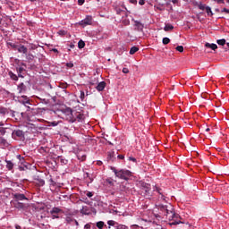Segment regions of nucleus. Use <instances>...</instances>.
Returning <instances> with one entry per match:
<instances>
[{"label":"nucleus","instance_id":"obj_56","mask_svg":"<svg viewBox=\"0 0 229 229\" xmlns=\"http://www.w3.org/2000/svg\"><path fill=\"white\" fill-rule=\"evenodd\" d=\"M118 158H119V159H124V156L119 155V156H118Z\"/></svg>","mask_w":229,"mask_h":229},{"label":"nucleus","instance_id":"obj_41","mask_svg":"<svg viewBox=\"0 0 229 229\" xmlns=\"http://www.w3.org/2000/svg\"><path fill=\"white\" fill-rule=\"evenodd\" d=\"M85 4V0H78V4L82 6Z\"/></svg>","mask_w":229,"mask_h":229},{"label":"nucleus","instance_id":"obj_48","mask_svg":"<svg viewBox=\"0 0 229 229\" xmlns=\"http://www.w3.org/2000/svg\"><path fill=\"white\" fill-rule=\"evenodd\" d=\"M222 13H225L229 14V9L224 8V9L222 10Z\"/></svg>","mask_w":229,"mask_h":229},{"label":"nucleus","instance_id":"obj_2","mask_svg":"<svg viewBox=\"0 0 229 229\" xmlns=\"http://www.w3.org/2000/svg\"><path fill=\"white\" fill-rule=\"evenodd\" d=\"M165 216L168 220H174L175 218H178L179 215L174 212V207L171 204H169L165 210Z\"/></svg>","mask_w":229,"mask_h":229},{"label":"nucleus","instance_id":"obj_5","mask_svg":"<svg viewBox=\"0 0 229 229\" xmlns=\"http://www.w3.org/2000/svg\"><path fill=\"white\" fill-rule=\"evenodd\" d=\"M66 114H68L64 116L65 120H67L69 123H75L74 110L72 108H66Z\"/></svg>","mask_w":229,"mask_h":229},{"label":"nucleus","instance_id":"obj_11","mask_svg":"<svg viewBox=\"0 0 229 229\" xmlns=\"http://www.w3.org/2000/svg\"><path fill=\"white\" fill-rule=\"evenodd\" d=\"M153 191L157 192V194H159V196H161L162 200H165V192L163 191V190L161 188L155 186L153 189Z\"/></svg>","mask_w":229,"mask_h":229},{"label":"nucleus","instance_id":"obj_27","mask_svg":"<svg viewBox=\"0 0 229 229\" xmlns=\"http://www.w3.org/2000/svg\"><path fill=\"white\" fill-rule=\"evenodd\" d=\"M175 50L180 52V53H183L184 52V47H182V45H180V46L175 47Z\"/></svg>","mask_w":229,"mask_h":229},{"label":"nucleus","instance_id":"obj_64","mask_svg":"<svg viewBox=\"0 0 229 229\" xmlns=\"http://www.w3.org/2000/svg\"><path fill=\"white\" fill-rule=\"evenodd\" d=\"M133 228H138L139 226L137 225H132Z\"/></svg>","mask_w":229,"mask_h":229},{"label":"nucleus","instance_id":"obj_1","mask_svg":"<svg viewBox=\"0 0 229 229\" xmlns=\"http://www.w3.org/2000/svg\"><path fill=\"white\" fill-rule=\"evenodd\" d=\"M111 170L114 173L115 176L119 179L123 180H129L131 176V172L129 170L122 169V170H116L114 167H111Z\"/></svg>","mask_w":229,"mask_h":229},{"label":"nucleus","instance_id":"obj_36","mask_svg":"<svg viewBox=\"0 0 229 229\" xmlns=\"http://www.w3.org/2000/svg\"><path fill=\"white\" fill-rule=\"evenodd\" d=\"M217 44L219 46H225L226 44L225 39H217Z\"/></svg>","mask_w":229,"mask_h":229},{"label":"nucleus","instance_id":"obj_21","mask_svg":"<svg viewBox=\"0 0 229 229\" xmlns=\"http://www.w3.org/2000/svg\"><path fill=\"white\" fill-rule=\"evenodd\" d=\"M5 163L6 168L11 171L13 168L14 165L9 160H5Z\"/></svg>","mask_w":229,"mask_h":229},{"label":"nucleus","instance_id":"obj_9","mask_svg":"<svg viewBox=\"0 0 229 229\" xmlns=\"http://www.w3.org/2000/svg\"><path fill=\"white\" fill-rule=\"evenodd\" d=\"M80 213L84 216L91 215V208L88 206H83L82 209L80 210Z\"/></svg>","mask_w":229,"mask_h":229},{"label":"nucleus","instance_id":"obj_25","mask_svg":"<svg viewBox=\"0 0 229 229\" xmlns=\"http://www.w3.org/2000/svg\"><path fill=\"white\" fill-rule=\"evenodd\" d=\"M8 75L10 76V78L13 81H18V77L16 74H14L13 72H9Z\"/></svg>","mask_w":229,"mask_h":229},{"label":"nucleus","instance_id":"obj_15","mask_svg":"<svg viewBox=\"0 0 229 229\" xmlns=\"http://www.w3.org/2000/svg\"><path fill=\"white\" fill-rule=\"evenodd\" d=\"M18 90H19V94H22V92H26L27 90L26 85L23 82H21V84L18 85Z\"/></svg>","mask_w":229,"mask_h":229},{"label":"nucleus","instance_id":"obj_44","mask_svg":"<svg viewBox=\"0 0 229 229\" xmlns=\"http://www.w3.org/2000/svg\"><path fill=\"white\" fill-rule=\"evenodd\" d=\"M66 66H67L68 68H72V67L74 66V64H73L72 63H67V64H66Z\"/></svg>","mask_w":229,"mask_h":229},{"label":"nucleus","instance_id":"obj_57","mask_svg":"<svg viewBox=\"0 0 229 229\" xmlns=\"http://www.w3.org/2000/svg\"><path fill=\"white\" fill-rule=\"evenodd\" d=\"M85 228L86 229H89L90 228V225H89V224L85 225Z\"/></svg>","mask_w":229,"mask_h":229},{"label":"nucleus","instance_id":"obj_20","mask_svg":"<svg viewBox=\"0 0 229 229\" xmlns=\"http://www.w3.org/2000/svg\"><path fill=\"white\" fill-rule=\"evenodd\" d=\"M174 29V25L169 24V23L165 24V26L164 27V30H165V32H168V31H170V30H173Z\"/></svg>","mask_w":229,"mask_h":229},{"label":"nucleus","instance_id":"obj_3","mask_svg":"<svg viewBox=\"0 0 229 229\" xmlns=\"http://www.w3.org/2000/svg\"><path fill=\"white\" fill-rule=\"evenodd\" d=\"M74 122L82 123L86 119V115L83 112L73 111Z\"/></svg>","mask_w":229,"mask_h":229},{"label":"nucleus","instance_id":"obj_14","mask_svg":"<svg viewBox=\"0 0 229 229\" xmlns=\"http://www.w3.org/2000/svg\"><path fill=\"white\" fill-rule=\"evenodd\" d=\"M106 83L105 81L99 82L97 86L96 89L98 92H102L106 87Z\"/></svg>","mask_w":229,"mask_h":229},{"label":"nucleus","instance_id":"obj_38","mask_svg":"<svg viewBox=\"0 0 229 229\" xmlns=\"http://www.w3.org/2000/svg\"><path fill=\"white\" fill-rule=\"evenodd\" d=\"M198 7H199V9L201 10V11H205L206 8H207V6H206L205 4H198Z\"/></svg>","mask_w":229,"mask_h":229},{"label":"nucleus","instance_id":"obj_29","mask_svg":"<svg viewBox=\"0 0 229 229\" xmlns=\"http://www.w3.org/2000/svg\"><path fill=\"white\" fill-rule=\"evenodd\" d=\"M205 10H206L207 14L208 16H211V17L213 16V13H212L211 8L209 6H207Z\"/></svg>","mask_w":229,"mask_h":229},{"label":"nucleus","instance_id":"obj_37","mask_svg":"<svg viewBox=\"0 0 229 229\" xmlns=\"http://www.w3.org/2000/svg\"><path fill=\"white\" fill-rule=\"evenodd\" d=\"M8 46H10L13 49L17 50L19 45H16V43H8Z\"/></svg>","mask_w":229,"mask_h":229},{"label":"nucleus","instance_id":"obj_34","mask_svg":"<svg viewBox=\"0 0 229 229\" xmlns=\"http://www.w3.org/2000/svg\"><path fill=\"white\" fill-rule=\"evenodd\" d=\"M24 71V69L22 67H20L17 69L18 72V76L21 78H23V76L21 75V72Z\"/></svg>","mask_w":229,"mask_h":229},{"label":"nucleus","instance_id":"obj_40","mask_svg":"<svg viewBox=\"0 0 229 229\" xmlns=\"http://www.w3.org/2000/svg\"><path fill=\"white\" fill-rule=\"evenodd\" d=\"M58 34L61 36H65L66 35V31L65 30H59Z\"/></svg>","mask_w":229,"mask_h":229},{"label":"nucleus","instance_id":"obj_51","mask_svg":"<svg viewBox=\"0 0 229 229\" xmlns=\"http://www.w3.org/2000/svg\"><path fill=\"white\" fill-rule=\"evenodd\" d=\"M123 73H129V69L123 68Z\"/></svg>","mask_w":229,"mask_h":229},{"label":"nucleus","instance_id":"obj_6","mask_svg":"<svg viewBox=\"0 0 229 229\" xmlns=\"http://www.w3.org/2000/svg\"><path fill=\"white\" fill-rule=\"evenodd\" d=\"M79 25L82 27L92 25V16H87L85 19L79 22Z\"/></svg>","mask_w":229,"mask_h":229},{"label":"nucleus","instance_id":"obj_58","mask_svg":"<svg viewBox=\"0 0 229 229\" xmlns=\"http://www.w3.org/2000/svg\"><path fill=\"white\" fill-rule=\"evenodd\" d=\"M172 3H173L174 4H178V0H172Z\"/></svg>","mask_w":229,"mask_h":229},{"label":"nucleus","instance_id":"obj_59","mask_svg":"<svg viewBox=\"0 0 229 229\" xmlns=\"http://www.w3.org/2000/svg\"><path fill=\"white\" fill-rule=\"evenodd\" d=\"M15 229H21V225H15Z\"/></svg>","mask_w":229,"mask_h":229},{"label":"nucleus","instance_id":"obj_28","mask_svg":"<svg viewBox=\"0 0 229 229\" xmlns=\"http://www.w3.org/2000/svg\"><path fill=\"white\" fill-rule=\"evenodd\" d=\"M115 229H129L127 225H115Z\"/></svg>","mask_w":229,"mask_h":229},{"label":"nucleus","instance_id":"obj_8","mask_svg":"<svg viewBox=\"0 0 229 229\" xmlns=\"http://www.w3.org/2000/svg\"><path fill=\"white\" fill-rule=\"evenodd\" d=\"M23 200H28L26 196L22 193H15L14 194V201H23Z\"/></svg>","mask_w":229,"mask_h":229},{"label":"nucleus","instance_id":"obj_61","mask_svg":"<svg viewBox=\"0 0 229 229\" xmlns=\"http://www.w3.org/2000/svg\"><path fill=\"white\" fill-rule=\"evenodd\" d=\"M205 131H206L207 132H208V131H210V128L208 127V128L205 129Z\"/></svg>","mask_w":229,"mask_h":229},{"label":"nucleus","instance_id":"obj_53","mask_svg":"<svg viewBox=\"0 0 229 229\" xmlns=\"http://www.w3.org/2000/svg\"><path fill=\"white\" fill-rule=\"evenodd\" d=\"M129 160H130V161H132V162H134V163L137 162L136 158H134V157H129Z\"/></svg>","mask_w":229,"mask_h":229},{"label":"nucleus","instance_id":"obj_26","mask_svg":"<svg viewBox=\"0 0 229 229\" xmlns=\"http://www.w3.org/2000/svg\"><path fill=\"white\" fill-rule=\"evenodd\" d=\"M139 51V47H131V49L130 51L131 55H134L135 53H137Z\"/></svg>","mask_w":229,"mask_h":229},{"label":"nucleus","instance_id":"obj_22","mask_svg":"<svg viewBox=\"0 0 229 229\" xmlns=\"http://www.w3.org/2000/svg\"><path fill=\"white\" fill-rule=\"evenodd\" d=\"M85 46H86L85 41H83L82 39H80V41L78 42V47L80 49H83L85 47Z\"/></svg>","mask_w":229,"mask_h":229},{"label":"nucleus","instance_id":"obj_18","mask_svg":"<svg viewBox=\"0 0 229 229\" xmlns=\"http://www.w3.org/2000/svg\"><path fill=\"white\" fill-rule=\"evenodd\" d=\"M205 47L211 48L214 51L217 49V45H215V43H206Z\"/></svg>","mask_w":229,"mask_h":229},{"label":"nucleus","instance_id":"obj_42","mask_svg":"<svg viewBox=\"0 0 229 229\" xmlns=\"http://www.w3.org/2000/svg\"><path fill=\"white\" fill-rule=\"evenodd\" d=\"M60 162H61L62 164L67 165L68 160L60 158Z\"/></svg>","mask_w":229,"mask_h":229},{"label":"nucleus","instance_id":"obj_43","mask_svg":"<svg viewBox=\"0 0 229 229\" xmlns=\"http://www.w3.org/2000/svg\"><path fill=\"white\" fill-rule=\"evenodd\" d=\"M106 182L110 185H114V182L111 179H106Z\"/></svg>","mask_w":229,"mask_h":229},{"label":"nucleus","instance_id":"obj_32","mask_svg":"<svg viewBox=\"0 0 229 229\" xmlns=\"http://www.w3.org/2000/svg\"><path fill=\"white\" fill-rule=\"evenodd\" d=\"M107 225L109 226H115V225H117V223L115 221H114V220H108L107 221Z\"/></svg>","mask_w":229,"mask_h":229},{"label":"nucleus","instance_id":"obj_13","mask_svg":"<svg viewBox=\"0 0 229 229\" xmlns=\"http://www.w3.org/2000/svg\"><path fill=\"white\" fill-rule=\"evenodd\" d=\"M135 27H136V30L138 31H143L144 29V24L139 21H135Z\"/></svg>","mask_w":229,"mask_h":229},{"label":"nucleus","instance_id":"obj_47","mask_svg":"<svg viewBox=\"0 0 229 229\" xmlns=\"http://www.w3.org/2000/svg\"><path fill=\"white\" fill-rule=\"evenodd\" d=\"M17 158H18L21 163L24 161V158L21 157V155H18V156H17Z\"/></svg>","mask_w":229,"mask_h":229},{"label":"nucleus","instance_id":"obj_54","mask_svg":"<svg viewBox=\"0 0 229 229\" xmlns=\"http://www.w3.org/2000/svg\"><path fill=\"white\" fill-rule=\"evenodd\" d=\"M139 4H140V5H144L145 4V1L144 0H140Z\"/></svg>","mask_w":229,"mask_h":229},{"label":"nucleus","instance_id":"obj_63","mask_svg":"<svg viewBox=\"0 0 229 229\" xmlns=\"http://www.w3.org/2000/svg\"><path fill=\"white\" fill-rule=\"evenodd\" d=\"M86 158H87V157L83 156L81 160L84 161V160H86Z\"/></svg>","mask_w":229,"mask_h":229},{"label":"nucleus","instance_id":"obj_45","mask_svg":"<svg viewBox=\"0 0 229 229\" xmlns=\"http://www.w3.org/2000/svg\"><path fill=\"white\" fill-rule=\"evenodd\" d=\"M0 126H4V123H0ZM3 133H4V129L3 127H0V134H3Z\"/></svg>","mask_w":229,"mask_h":229},{"label":"nucleus","instance_id":"obj_17","mask_svg":"<svg viewBox=\"0 0 229 229\" xmlns=\"http://www.w3.org/2000/svg\"><path fill=\"white\" fill-rule=\"evenodd\" d=\"M80 201L86 205H90V201L88 198L84 197L83 193H81V199H80Z\"/></svg>","mask_w":229,"mask_h":229},{"label":"nucleus","instance_id":"obj_60","mask_svg":"<svg viewBox=\"0 0 229 229\" xmlns=\"http://www.w3.org/2000/svg\"><path fill=\"white\" fill-rule=\"evenodd\" d=\"M52 52H54V53H59V51H58L57 49H55V48L52 49Z\"/></svg>","mask_w":229,"mask_h":229},{"label":"nucleus","instance_id":"obj_19","mask_svg":"<svg viewBox=\"0 0 229 229\" xmlns=\"http://www.w3.org/2000/svg\"><path fill=\"white\" fill-rule=\"evenodd\" d=\"M61 212H62V209L57 207H55L52 208V210H50L51 215L59 214Z\"/></svg>","mask_w":229,"mask_h":229},{"label":"nucleus","instance_id":"obj_4","mask_svg":"<svg viewBox=\"0 0 229 229\" xmlns=\"http://www.w3.org/2000/svg\"><path fill=\"white\" fill-rule=\"evenodd\" d=\"M140 184L141 187V191H143V194H145V196H151V185L144 182H140Z\"/></svg>","mask_w":229,"mask_h":229},{"label":"nucleus","instance_id":"obj_35","mask_svg":"<svg viewBox=\"0 0 229 229\" xmlns=\"http://www.w3.org/2000/svg\"><path fill=\"white\" fill-rule=\"evenodd\" d=\"M26 58L28 61H33L34 55L32 54H27Z\"/></svg>","mask_w":229,"mask_h":229},{"label":"nucleus","instance_id":"obj_23","mask_svg":"<svg viewBox=\"0 0 229 229\" xmlns=\"http://www.w3.org/2000/svg\"><path fill=\"white\" fill-rule=\"evenodd\" d=\"M6 114H8L7 108L3 107V106H0V114L4 116V115H5Z\"/></svg>","mask_w":229,"mask_h":229},{"label":"nucleus","instance_id":"obj_7","mask_svg":"<svg viewBox=\"0 0 229 229\" xmlns=\"http://www.w3.org/2000/svg\"><path fill=\"white\" fill-rule=\"evenodd\" d=\"M13 204L14 208H16L18 210H23L25 208V207H26L24 203L20 202L18 200H14L13 202Z\"/></svg>","mask_w":229,"mask_h":229},{"label":"nucleus","instance_id":"obj_39","mask_svg":"<svg viewBox=\"0 0 229 229\" xmlns=\"http://www.w3.org/2000/svg\"><path fill=\"white\" fill-rule=\"evenodd\" d=\"M85 96H86V95H85V92H84V91H81L80 98H81V101H84Z\"/></svg>","mask_w":229,"mask_h":229},{"label":"nucleus","instance_id":"obj_49","mask_svg":"<svg viewBox=\"0 0 229 229\" xmlns=\"http://www.w3.org/2000/svg\"><path fill=\"white\" fill-rule=\"evenodd\" d=\"M59 216L52 214V219H58Z\"/></svg>","mask_w":229,"mask_h":229},{"label":"nucleus","instance_id":"obj_50","mask_svg":"<svg viewBox=\"0 0 229 229\" xmlns=\"http://www.w3.org/2000/svg\"><path fill=\"white\" fill-rule=\"evenodd\" d=\"M116 13L117 14H121L122 13H123V10H121L120 8L116 9Z\"/></svg>","mask_w":229,"mask_h":229},{"label":"nucleus","instance_id":"obj_16","mask_svg":"<svg viewBox=\"0 0 229 229\" xmlns=\"http://www.w3.org/2000/svg\"><path fill=\"white\" fill-rule=\"evenodd\" d=\"M168 208V205H158L157 209L163 213V215H165V212Z\"/></svg>","mask_w":229,"mask_h":229},{"label":"nucleus","instance_id":"obj_62","mask_svg":"<svg viewBox=\"0 0 229 229\" xmlns=\"http://www.w3.org/2000/svg\"><path fill=\"white\" fill-rule=\"evenodd\" d=\"M180 222H173L172 225H179Z\"/></svg>","mask_w":229,"mask_h":229},{"label":"nucleus","instance_id":"obj_31","mask_svg":"<svg viewBox=\"0 0 229 229\" xmlns=\"http://www.w3.org/2000/svg\"><path fill=\"white\" fill-rule=\"evenodd\" d=\"M97 227L98 229H102L104 227V222L103 221L97 222Z\"/></svg>","mask_w":229,"mask_h":229},{"label":"nucleus","instance_id":"obj_52","mask_svg":"<svg viewBox=\"0 0 229 229\" xmlns=\"http://www.w3.org/2000/svg\"><path fill=\"white\" fill-rule=\"evenodd\" d=\"M131 4H138V1L137 0H130Z\"/></svg>","mask_w":229,"mask_h":229},{"label":"nucleus","instance_id":"obj_46","mask_svg":"<svg viewBox=\"0 0 229 229\" xmlns=\"http://www.w3.org/2000/svg\"><path fill=\"white\" fill-rule=\"evenodd\" d=\"M216 2L218 4H225V1H224V0H216Z\"/></svg>","mask_w":229,"mask_h":229},{"label":"nucleus","instance_id":"obj_12","mask_svg":"<svg viewBox=\"0 0 229 229\" xmlns=\"http://www.w3.org/2000/svg\"><path fill=\"white\" fill-rule=\"evenodd\" d=\"M19 53L27 55L28 54V48L24 45H18L17 49Z\"/></svg>","mask_w":229,"mask_h":229},{"label":"nucleus","instance_id":"obj_24","mask_svg":"<svg viewBox=\"0 0 229 229\" xmlns=\"http://www.w3.org/2000/svg\"><path fill=\"white\" fill-rule=\"evenodd\" d=\"M170 42H171V39L168 38V37H165V38H163V39H162V43H163V45H168V44H170Z\"/></svg>","mask_w":229,"mask_h":229},{"label":"nucleus","instance_id":"obj_55","mask_svg":"<svg viewBox=\"0 0 229 229\" xmlns=\"http://www.w3.org/2000/svg\"><path fill=\"white\" fill-rule=\"evenodd\" d=\"M58 123L57 122H52V126H57Z\"/></svg>","mask_w":229,"mask_h":229},{"label":"nucleus","instance_id":"obj_10","mask_svg":"<svg viewBox=\"0 0 229 229\" xmlns=\"http://www.w3.org/2000/svg\"><path fill=\"white\" fill-rule=\"evenodd\" d=\"M18 102H19L20 104L24 105V106L30 105V99L28 98L27 96L19 97V98H18Z\"/></svg>","mask_w":229,"mask_h":229},{"label":"nucleus","instance_id":"obj_30","mask_svg":"<svg viewBox=\"0 0 229 229\" xmlns=\"http://www.w3.org/2000/svg\"><path fill=\"white\" fill-rule=\"evenodd\" d=\"M14 134H15L17 137H22V136H23V131H21V130H17V131H15Z\"/></svg>","mask_w":229,"mask_h":229},{"label":"nucleus","instance_id":"obj_33","mask_svg":"<svg viewBox=\"0 0 229 229\" xmlns=\"http://www.w3.org/2000/svg\"><path fill=\"white\" fill-rule=\"evenodd\" d=\"M84 194H86V196H87L89 199H91L92 196H94V192H92V191H84Z\"/></svg>","mask_w":229,"mask_h":229}]
</instances>
